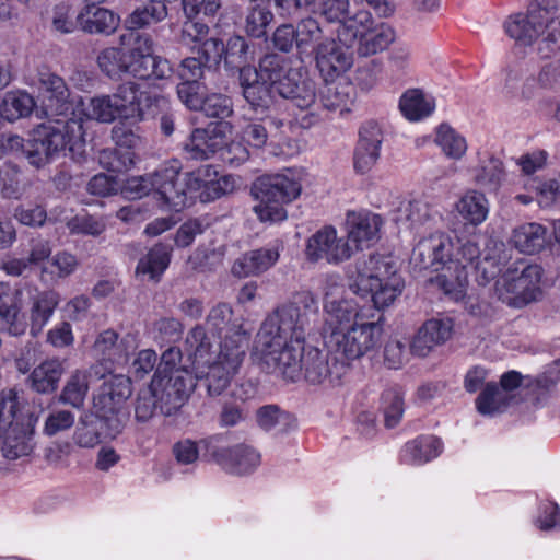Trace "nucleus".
<instances>
[{"mask_svg": "<svg viewBox=\"0 0 560 560\" xmlns=\"http://www.w3.org/2000/svg\"><path fill=\"white\" fill-rule=\"evenodd\" d=\"M182 168L177 160L164 163L152 174L135 176L121 184L120 191L129 198H142L154 192V198L163 210L184 209L185 195L182 187H175L173 179Z\"/></svg>", "mask_w": 560, "mask_h": 560, "instance_id": "423d86ee", "label": "nucleus"}, {"mask_svg": "<svg viewBox=\"0 0 560 560\" xmlns=\"http://www.w3.org/2000/svg\"><path fill=\"white\" fill-rule=\"evenodd\" d=\"M232 126L230 122L220 120L207 125L205 128H196L184 143V151L191 160H208L214 155L219 156L220 150L225 144Z\"/></svg>", "mask_w": 560, "mask_h": 560, "instance_id": "a211bd4d", "label": "nucleus"}, {"mask_svg": "<svg viewBox=\"0 0 560 560\" xmlns=\"http://www.w3.org/2000/svg\"><path fill=\"white\" fill-rule=\"evenodd\" d=\"M316 311V301L310 292L296 293L267 316L257 337L305 342L310 317Z\"/></svg>", "mask_w": 560, "mask_h": 560, "instance_id": "39448f33", "label": "nucleus"}, {"mask_svg": "<svg viewBox=\"0 0 560 560\" xmlns=\"http://www.w3.org/2000/svg\"><path fill=\"white\" fill-rule=\"evenodd\" d=\"M212 175L213 166L211 165H205L196 171L186 173L183 178L180 177V171L178 172V175L172 182L176 188H183V192L185 195L184 208L188 203V196L192 197V195H195V197H198V195H201L208 179Z\"/></svg>", "mask_w": 560, "mask_h": 560, "instance_id": "5fc2aeb1", "label": "nucleus"}, {"mask_svg": "<svg viewBox=\"0 0 560 560\" xmlns=\"http://www.w3.org/2000/svg\"><path fill=\"white\" fill-rule=\"evenodd\" d=\"M150 386L159 399L161 412L171 416L184 405L196 382L188 370H179L173 374H154Z\"/></svg>", "mask_w": 560, "mask_h": 560, "instance_id": "2eb2a0df", "label": "nucleus"}, {"mask_svg": "<svg viewBox=\"0 0 560 560\" xmlns=\"http://www.w3.org/2000/svg\"><path fill=\"white\" fill-rule=\"evenodd\" d=\"M452 331L453 320L450 317L428 319L415 335L410 352L417 357H427L435 347L448 340Z\"/></svg>", "mask_w": 560, "mask_h": 560, "instance_id": "a878e982", "label": "nucleus"}, {"mask_svg": "<svg viewBox=\"0 0 560 560\" xmlns=\"http://www.w3.org/2000/svg\"><path fill=\"white\" fill-rule=\"evenodd\" d=\"M240 83L243 96L254 110L261 113L269 109L272 103L270 88L271 79L262 73V58L259 61V69L243 68L240 73Z\"/></svg>", "mask_w": 560, "mask_h": 560, "instance_id": "b1692460", "label": "nucleus"}, {"mask_svg": "<svg viewBox=\"0 0 560 560\" xmlns=\"http://www.w3.org/2000/svg\"><path fill=\"white\" fill-rule=\"evenodd\" d=\"M552 0H535L526 12L511 14L504 22V31L517 44L529 46L540 36H546Z\"/></svg>", "mask_w": 560, "mask_h": 560, "instance_id": "ddd939ff", "label": "nucleus"}, {"mask_svg": "<svg viewBox=\"0 0 560 560\" xmlns=\"http://www.w3.org/2000/svg\"><path fill=\"white\" fill-rule=\"evenodd\" d=\"M382 142V130L376 122L369 121L361 127L353 158L357 172L365 174L375 166Z\"/></svg>", "mask_w": 560, "mask_h": 560, "instance_id": "cd10ccee", "label": "nucleus"}, {"mask_svg": "<svg viewBox=\"0 0 560 560\" xmlns=\"http://www.w3.org/2000/svg\"><path fill=\"white\" fill-rule=\"evenodd\" d=\"M511 398V395L501 390L495 383H488L477 397L476 407L479 413L492 416L502 412L510 404Z\"/></svg>", "mask_w": 560, "mask_h": 560, "instance_id": "6e6d98bb", "label": "nucleus"}, {"mask_svg": "<svg viewBox=\"0 0 560 560\" xmlns=\"http://www.w3.org/2000/svg\"><path fill=\"white\" fill-rule=\"evenodd\" d=\"M186 346L189 357L192 359L194 369L199 364L211 362L218 352L212 351L211 338L201 325L194 327L186 337Z\"/></svg>", "mask_w": 560, "mask_h": 560, "instance_id": "8fccbe9b", "label": "nucleus"}, {"mask_svg": "<svg viewBox=\"0 0 560 560\" xmlns=\"http://www.w3.org/2000/svg\"><path fill=\"white\" fill-rule=\"evenodd\" d=\"M434 141L450 159L460 160L467 152L465 137L446 124L438 127Z\"/></svg>", "mask_w": 560, "mask_h": 560, "instance_id": "864d4df0", "label": "nucleus"}, {"mask_svg": "<svg viewBox=\"0 0 560 560\" xmlns=\"http://www.w3.org/2000/svg\"><path fill=\"white\" fill-rule=\"evenodd\" d=\"M34 106L35 101L28 93L22 91L9 92L0 105V115L8 121H14L28 116Z\"/></svg>", "mask_w": 560, "mask_h": 560, "instance_id": "603ef678", "label": "nucleus"}, {"mask_svg": "<svg viewBox=\"0 0 560 560\" xmlns=\"http://www.w3.org/2000/svg\"><path fill=\"white\" fill-rule=\"evenodd\" d=\"M22 404L15 389L0 393V435L3 438L1 452L7 459L27 456L33 451V429L20 424L18 413Z\"/></svg>", "mask_w": 560, "mask_h": 560, "instance_id": "9d476101", "label": "nucleus"}, {"mask_svg": "<svg viewBox=\"0 0 560 560\" xmlns=\"http://www.w3.org/2000/svg\"><path fill=\"white\" fill-rule=\"evenodd\" d=\"M442 447L443 444L439 438L422 435L405 444L400 458L408 465H423L438 457Z\"/></svg>", "mask_w": 560, "mask_h": 560, "instance_id": "f704fd0d", "label": "nucleus"}, {"mask_svg": "<svg viewBox=\"0 0 560 560\" xmlns=\"http://www.w3.org/2000/svg\"><path fill=\"white\" fill-rule=\"evenodd\" d=\"M304 343L257 337V350L264 368L290 381H296L301 376V364L306 349Z\"/></svg>", "mask_w": 560, "mask_h": 560, "instance_id": "f8f14e48", "label": "nucleus"}, {"mask_svg": "<svg viewBox=\"0 0 560 560\" xmlns=\"http://www.w3.org/2000/svg\"><path fill=\"white\" fill-rule=\"evenodd\" d=\"M295 7L307 8L323 16L329 23H338L341 25L350 13L349 0H294Z\"/></svg>", "mask_w": 560, "mask_h": 560, "instance_id": "3c124183", "label": "nucleus"}, {"mask_svg": "<svg viewBox=\"0 0 560 560\" xmlns=\"http://www.w3.org/2000/svg\"><path fill=\"white\" fill-rule=\"evenodd\" d=\"M284 120L266 114L259 119L250 120L242 130V139L254 148H262L272 136V129L279 130Z\"/></svg>", "mask_w": 560, "mask_h": 560, "instance_id": "49530a36", "label": "nucleus"}, {"mask_svg": "<svg viewBox=\"0 0 560 560\" xmlns=\"http://www.w3.org/2000/svg\"><path fill=\"white\" fill-rule=\"evenodd\" d=\"M77 20L84 32L106 35L114 33L120 22L119 16L113 11L96 5H85L77 15Z\"/></svg>", "mask_w": 560, "mask_h": 560, "instance_id": "72a5a7b5", "label": "nucleus"}, {"mask_svg": "<svg viewBox=\"0 0 560 560\" xmlns=\"http://www.w3.org/2000/svg\"><path fill=\"white\" fill-rule=\"evenodd\" d=\"M108 423L104 419L97 418H85L81 419L73 432V442L79 447L94 448L102 442V428Z\"/></svg>", "mask_w": 560, "mask_h": 560, "instance_id": "4d7b16f0", "label": "nucleus"}, {"mask_svg": "<svg viewBox=\"0 0 560 560\" xmlns=\"http://www.w3.org/2000/svg\"><path fill=\"white\" fill-rule=\"evenodd\" d=\"M530 188L536 192V200L542 208H549L560 197V175L546 179H533Z\"/></svg>", "mask_w": 560, "mask_h": 560, "instance_id": "774afa93", "label": "nucleus"}, {"mask_svg": "<svg viewBox=\"0 0 560 560\" xmlns=\"http://www.w3.org/2000/svg\"><path fill=\"white\" fill-rule=\"evenodd\" d=\"M357 275L350 283L352 291H369L371 282L384 281L400 277L395 259L385 255H371L366 259L358 260Z\"/></svg>", "mask_w": 560, "mask_h": 560, "instance_id": "4be33fe9", "label": "nucleus"}, {"mask_svg": "<svg viewBox=\"0 0 560 560\" xmlns=\"http://www.w3.org/2000/svg\"><path fill=\"white\" fill-rule=\"evenodd\" d=\"M453 250L452 238L446 233L438 232L419 241L412 250V259L421 269L448 270Z\"/></svg>", "mask_w": 560, "mask_h": 560, "instance_id": "aec40b11", "label": "nucleus"}, {"mask_svg": "<svg viewBox=\"0 0 560 560\" xmlns=\"http://www.w3.org/2000/svg\"><path fill=\"white\" fill-rule=\"evenodd\" d=\"M213 456L224 470L237 476L252 474L261 463L260 453L246 444L220 448Z\"/></svg>", "mask_w": 560, "mask_h": 560, "instance_id": "bb28decb", "label": "nucleus"}, {"mask_svg": "<svg viewBox=\"0 0 560 560\" xmlns=\"http://www.w3.org/2000/svg\"><path fill=\"white\" fill-rule=\"evenodd\" d=\"M131 383L129 377L115 374L108 376L98 394L94 397V408L97 417L108 423L109 438H115L120 433L125 422L128 419V412L125 410V404L131 396Z\"/></svg>", "mask_w": 560, "mask_h": 560, "instance_id": "9b49d317", "label": "nucleus"}, {"mask_svg": "<svg viewBox=\"0 0 560 560\" xmlns=\"http://www.w3.org/2000/svg\"><path fill=\"white\" fill-rule=\"evenodd\" d=\"M352 256V248L343 236H339L336 228L325 225L306 241L305 257L311 262L325 260L330 265H339Z\"/></svg>", "mask_w": 560, "mask_h": 560, "instance_id": "f3484780", "label": "nucleus"}, {"mask_svg": "<svg viewBox=\"0 0 560 560\" xmlns=\"http://www.w3.org/2000/svg\"><path fill=\"white\" fill-rule=\"evenodd\" d=\"M38 88L43 94V104L47 115H77L78 97L71 95L65 80L49 71L38 74Z\"/></svg>", "mask_w": 560, "mask_h": 560, "instance_id": "6ab92c4d", "label": "nucleus"}, {"mask_svg": "<svg viewBox=\"0 0 560 560\" xmlns=\"http://www.w3.org/2000/svg\"><path fill=\"white\" fill-rule=\"evenodd\" d=\"M119 119L139 121L147 114L155 115L154 107H166L168 102L163 96H151L141 91L136 82H125L118 85L112 94Z\"/></svg>", "mask_w": 560, "mask_h": 560, "instance_id": "dca6fc26", "label": "nucleus"}, {"mask_svg": "<svg viewBox=\"0 0 560 560\" xmlns=\"http://www.w3.org/2000/svg\"><path fill=\"white\" fill-rule=\"evenodd\" d=\"M399 108L408 120L418 121L433 113L435 103L432 97L425 96L421 90L411 89L401 95Z\"/></svg>", "mask_w": 560, "mask_h": 560, "instance_id": "de8ad7c7", "label": "nucleus"}, {"mask_svg": "<svg viewBox=\"0 0 560 560\" xmlns=\"http://www.w3.org/2000/svg\"><path fill=\"white\" fill-rule=\"evenodd\" d=\"M97 65L102 72L110 79H119L126 74V49L108 47L97 56Z\"/></svg>", "mask_w": 560, "mask_h": 560, "instance_id": "680f3d73", "label": "nucleus"}, {"mask_svg": "<svg viewBox=\"0 0 560 560\" xmlns=\"http://www.w3.org/2000/svg\"><path fill=\"white\" fill-rule=\"evenodd\" d=\"M262 73L271 79L272 88L279 95L290 100L299 109L294 114L296 124L310 128L319 120L315 82L303 74L301 69L292 68L290 61L282 56L269 54L262 58Z\"/></svg>", "mask_w": 560, "mask_h": 560, "instance_id": "f03ea898", "label": "nucleus"}, {"mask_svg": "<svg viewBox=\"0 0 560 560\" xmlns=\"http://www.w3.org/2000/svg\"><path fill=\"white\" fill-rule=\"evenodd\" d=\"M92 377H104L103 366L101 364H94L85 370H74L65 383L59 395V401L75 409H81L84 406Z\"/></svg>", "mask_w": 560, "mask_h": 560, "instance_id": "c756f323", "label": "nucleus"}, {"mask_svg": "<svg viewBox=\"0 0 560 560\" xmlns=\"http://www.w3.org/2000/svg\"><path fill=\"white\" fill-rule=\"evenodd\" d=\"M302 372L310 384L328 383L337 386L342 384L349 369L347 361H342L339 355L330 352L328 348L325 351L316 347H307L303 353Z\"/></svg>", "mask_w": 560, "mask_h": 560, "instance_id": "4468645a", "label": "nucleus"}, {"mask_svg": "<svg viewBox=\"0 0 560 560\" xmlns=\"http://www.w3.org/2000/svg\"><path fill=\"white\" fill-rule=\"evenodd\" d=\"M84 151L82 121L78 118L56 119L43 122L33 130L26 159L30 164L39 167L60 155L81 158Z\"/></svg>", "mask_w": 560, "mask_h": 560, "instance_id": "7ed1b4c3", "label": "nucleus"}, {"mask_svg": "<svg viewBox=\"0 0 560 560\" xmlns=\"http://www.w3.org/2000/svg\"><path fill=\"white\" fill-rule=\"evenodd\" d=\"M207 327L211 330L212 336L225 342L228 338L231 343L236 339V332L242 331L246 337V349L250 337V330L244 327L243 318L235 317L232 307L228 303H218L213 306L206 319Z\"/></svg>", "mask_w": 560, "mask_h": 560, "instance_id": "c85d7f7f", "label": "nucleus"}, {"mask_svg": "<svg viewBox=\"0 0 560 560\" xmlns=\"http://www.w3.org/2000/svg\"><path fill=\"white\" fill-rule=\"evenodd\" d=\"M511 241L518 252L533 255L546 246L547 229L536 222L524 223L513 230Z\"/></svg>", "mask_w": 560, "mask_h": 560, "instance_id": "c9c22d12", "label": "nucleus"}, {"mask_svg": "<svg viewBox=\"0 0 560 560\" xmlns=\"http://www.w3.org/2000/svg\"><path fill=\"white\" fill-rule=\"evenodd\" d=\"M372 14L366 10H358L353 14L349 13L343 23L337 28V38L339 43L351 47L355 42L369 31L373 24Z\"/></svg>", "mask_w": 560, "mask_h": 560, "instance_id": "c03bdc74", "label": "nucleus"}, {"mask_svg": "<svg viewBox=\"0 0 560 560\" xmlns=\"http://www.w3.org/2000/svg\"><path fill=\"white\" fill-rule=\"evenodd\" d=\"M172 248L168 245L155 244L142 257L137 266V275L148 276L150 280L158 281L171 262Z\"/></svg>", "mask_w": 560, "mask_h": 560, "instance_id": "a18cd8bd", "label": "nucleus"}, {"mask_svg": "<svg viewBox=\"0 0 560 560\" xmlns=\"http://www.w3.org/2000/svg\"><path fill=\"white\" fill-rule=\"evenodd\" d=\"M63 373V361L57 358L47 359L32 371L31 386L39 394L52 393L57 389Z\"/></svg>", "mask_w": 560, "mask_h": 560, "instance_id": "e433bc0d", "label": "nucleus"}, {"mask_svg": "<svg viewBox=\"0 0 560 560\" xmlns=\"http://www.w3.org/2000/svg\"><path fill=\"white\" fill-rule=\"evenodd\" d=\"M472 182L487 192H497L506 178L503 162L488 152H478V163L470 170Z\"/></svg>", "mask_w": 560, "mask_h": 560, "instance_id": "2f4dec72", "label": "nucleus"}, {"mask_svg": "<svg viewBox=\"0 0 560 560\" xmlns=\"http://www.w3.org/2000/svg\"><path fill=\"white\" fill-rule=\"evenodd\" d=\"M438 275L432 282L436 284L445 295L454 301L464 299L466 294L467 277L468 273L464 271L446 270Z\"/></svg>", "mask_w": 560, "mask_h": 560, "instance_id": "052dcab7", "label": "nucleus"}, {"mask_svg": "<svg viewBox=\"0 0 560 560\" xmlns=\"http://www.w3.org/2000/svg\"><path fill=\"white\" fill-rule=\"evenodd\" d=\"M541 278L540 266L517 261L495 281L494 293L508 306L521 308L541 296Z\"/></svg>", "mask_w": 560, "mask_h": 560, "instance_id": "6e6552de", "label": "nucleus"}, {"mask_svg": "<svg viewBox=\"0 0 560 560\" xmlns=\"http://www.w3.org/2000/svg\"><path fill=\"white\" fill-rule=\"evenodd\" d=\"M396 37L395 30L386 23L373 22L369 31L361 37L358 44V54L369 57L386 49Z\"/></svg>", "mask_w": 560, "mask_h": 560, "instance_id": "a19ab883", "label": "nucleus"}, {"mask_svg": "<svg viewBox=\"0 0 560 560\" xmlns=\"http://www.w3.org/2000/svg\"><path fill=\"white\" fill-rule=\"evenodd\" d=\"M369 291H352L360 296H370L376 310H383L394 303L401 294L404 280L401 277L389 278L384 281L371 282Z\"/></svg>", "mask_w": 560, "mask_h": 560, "instance_id": "37998d69", "label": "nucleus"}, {"mask_svg": "<svg viewBox=\"0 0 560 560\" xmlns=\"http://www.w3.org/2000/svg\"><path fill=\"white\" fill-rule=\"evenodd\" d=\"M224 62L230 69L252 68L247 66L250 60V52L248 44L242 36H232L224 45Z\"/></svg>", "mask_w": 560, "mask_h": 560, "instance_id": "e2e57ef3", "label": "nucleus"}, {"mask_svg": "<svg viewBox=\"0 0 560 560\" xmlns=\"http://www.w3.org/2000/svg\"><path fill=\"white\" fill-rule=\"evenodd\" d=\"M26 320L20 313L15 299L0 303V330H7L12 336H20L26 330Z\"/></svg>", "mask_w": 560, "mask_h": 560, "instance_id": "338daca9", "label": "nucleus"}, {"mask_svg": "<svg viewBox=\"0 0 560 560\" xmlns=\"http://www.w3.org/2000/svg\"><path fill=\"white\" fill-rule=\"evenodd\" d=\"M126 49V74L140 80H164L173 69L167 59L154 54V40L145 33L126 32L119 36Z\"/></svg>", "mask_w": 560, "mask_h": 560, "instance_id": "1a4fd4ad", "label": "nucleus"}, {"mask_svg": "<svg viewBox=\"0 0 560 560\" xmlns=\"http://www.w3.org/2000/svg\"><path fill=\"white\" fill-rule=\"evenodd\" d=\"M82 121V118L95 120L102 124H110L119 119L112 94H100L83 101L78 97L77 115Z\"/></svg>", "mask_w": 560, "mask_h": 560, "instance_id": "473e14b6", "label": "nucleus"}, {"mask_svg": "<svg viewBox=\"0 0 560 560\" xmlns=\"http://www.w3.org/2000/svg\"><path fill=\"white\" fill-rule=\"evenodd\" d=\"M296 50L299 55L315 54L319 45L330 37L325 36L319 22L307 16L300 20L295 25Z\"/></svg>", "mask_w": 560, "mask_h": 560, "instance_id": "ea45409f", "label": "nucleus"}, {"mask_svg": "<svg viewBox=\"0 0 560 560\" xmlns=\"http://www.w3.org/2000/svg\"><path fill=\"white\" fill-rule=\"evenodd\" d=\"M382 408L384 412L385 425L387 428L396 427L404 415V393L398 387H390L382 394Z\"/></svg>", "mask_w": 560, "mask_h": 560, "instance_id": "bf43d9fd", "label": "nucleus"}, {"mask_svg": "<svg viewBox=\"0 0 560 560\" xmlns=\"http://www.w3.org/2000/svg\"><path fill=\"white\" fill-rule=\"evenodd\" d=\"M59 304V294L52 290L37 292L32 298L31 306V332L37 336L51 318L55 308Z\"/></svg>", "mask_w": 560, "mask_h": 560, "instance_id": "79ce46f5", "label": "nucleus"}, {"mask_svg": "<svg viewBox=\"0 0 560 560\" xmlns=\"http://www.w3.org/2000/svg\"><path fill=\"white\" fill-rule=\"evenodd\" d=\"M246 351V337L244 332L237 331L236 339L232 343L230 338L219 343V351L211 362L199 364L194 369L195 382H203L210 396L221 395L238 373Z\"/></svg>", "mask_w": 560, "mask_h": 560, "instance_id": "0eeeda50", "label": "nucleus"}, {"mask_svg": "<svg viewBox=\"0 0 560 560\" xmlns=\"http://www.w3.org/2000/svg\"><path fill=\"white\" fill-rule=\"evenodd\" d=\"M78 265L79 261L73 254L61 250L42 267V275H49L51 279L67 278L77 270Z\"/></svg>", "mask_w": 560, "mask_h": 560, "instance_id": "0e129e2a", "label": "nucleus"}, {"mask_svg": "<svg viewBox=\"0 0 560 560\" xmlns=\"http://www.w3.org/2000/svg\"><path fill=\"white\" fill-rule=\"evenodd\" d=\"M456 210L465 222L477 226L488 218L489 201L483 192L470 189L457 201Z\"/></svg>", "mask_w": 560, "mask_h": 560, "instance_id": "58836bf2", "label": "nucleus"}, {"mask_svg": "<svg viewBox=\"0 0 560 560\" xmlns=\"http://www.w3.org/2000/svg\"><path fill=\"white\" fill-rule=\"evenodd\" d=\"M101 166L107 171L121 173L130 170L135 164V153L122 149H104L98 153Z\"/></svg>", "mask_w": 560, "mask_h": 560, "instance_id": "69168bd1", "label": "nucleus"}, {"mask_svg": "<svg viewBox=\"0 0 560 560\" xmlns=\"http://www.w3.org/2000/svg\"><path fill=\"white\" fill-rule=\"evenodd\" d=\"M167 15V7L162 0H147L127 16L125 21L127 32H136L158 24L164 21Z\"/></svg>", "mask_w": 560, "mask_h": 560, "instance_id": "4c0bfd02", "label": "nucleus"}, {"mask_svg": "<svg viewBox=\"0 0 560 560\" xmlns=\"http://www.w3.org/2000/svg\"><path fill=\"white\" fill-rule=\"evenodd\" d=\"M383 225L381 215L368 210L348 211L346 214V232L348 243L357 249L369 248L380 240Z\"/></svg>", "mask_w": 560, "mask_h": 560, "instance_id": "412c9836", "label": "nucleus"}, {"mask_svg": "<svg viewBox=\"0 0 560 560\" xmlns=\"http://www.w3.org/2000/svg\"><path fill=\"white\" fill-rule=\"evenodd\" d=\"M343 285L339 276L326 279L324 295L325 345L330 352L351 363L378 349L384 334L383 317L361 307L352 299L340 296Z\"/></svg>", "mask_w": 560, "mask_h": 560, "instance_id": "f257e3e1", "label": "nucleus"}, {"mask_svg": "<svg viewBox=\"0 0 560 560\" xmlns=\"http://www.w3.org/2000/svg\"><path fill=\"white\" fill-rule=\"evenodd\" d=\"M314 57L316 67L325 81H334L353 65V55L349 47L339 46L331 37L317 47Z\"/></svg>", "mask_w": 560, "mask_h": 560, "instance_id": "5701e85b", "label": "nucleus"}, {"mask_svg": "<svg viewBox=\"0 0 560 560\" xmlns=\"http://www.w3.org/2000/svg\"><path fill=\"white\" fill-rule=\"evenodd\" d=\"M279 257L280 246L278 244L249 250L234 261L232 273L238 278L258 276L270 269Z\"/></svg>", "mask_w": 560, "mask_h": 560, "instance_id": "7c9ffc66", "label": "nucleus"}, {"mask_svg": "<svg viewBox=\"0 0 560 560\" xmlns=\"http://www.w3.org/2000/svg\"><path fill=\"white\" fill-rule=\"evenodd\" d=\"M273 21V13L265 4H255L248 9L245 19V32L254 38L267 35V28Z\"/></svg>", "mask_w": 560, "mask_h": 560, "instance_id": "13d9d810", "label": "nucleus"}, {"mask_svg": "<svg viewBox=\"0 0 560 560\" xmlns=\"http://www.w3.org/2000/svg\"><path fill=\"white\" fill-rule=\"evenodd\" d=\"M305 173L288 168L282 173L261 176L254 185L258 203L254 212L261 222L276 223L287 219L283 205L298 199L302 192Z\"/></svg>", "mask_w": 560, "mask_h": 560, "instance_id": "20e7f679", "label": "nucleus"}, {"mask_svg": "<svg viewBox=\"0 0 560 560\" xmlns=\"http://www.w3.org/2000/svg\"><path fill=\"white\" fill-rule=\"evenodd\" d=\"M354 88L349 82L326 81L320 91V104L328 110H349L353 102Z\"/></svg>", "mask_w": 560, "mask_h": 560, "instance_id": "09e8293b", "label": "nucleus"}, {"mask_svg": "<svg viewBox=\"0 0 560 560\" xmlns=\"http://www.w3.org/2000/svg\"><path fill=\"white\" fill-rule=\"evenodd\" d=\"M138 347L136 336L127 334L118 340V334L112 329L98 334L93 345V354L98 360L114 364H125L130 353Z\"/></svg>", "mask_w": 560, "mask_h": 560, "instance_id": "393cba45", "label": "nucleus"}]
</instances>
